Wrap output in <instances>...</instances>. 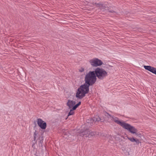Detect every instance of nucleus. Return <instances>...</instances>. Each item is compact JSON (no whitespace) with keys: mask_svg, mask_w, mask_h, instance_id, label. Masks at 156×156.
<instances>
[{"mask_svg":"<svg viewBox=\"0 0 156 156\" xmlns=\"http://www.w3.org/2000/svg\"><path fill=\"white\" fill-rule=\"evenodd\" d=\"M81 101H79L77 104H76L75 105H74L71 108V109H70L69 113L68 116L73 115L74 113V111H73L75 110L76 109V108H77L81 105Z\"/></svg>","mask_w":156,"mask_h":156,"instance_id":"6e6552de","label":"nucleus"},{"mask_svg":"<svg viewBox=\"0 0 156 156\" xmlns=\"http://www.w3.org/2000/svg\"><path fill=\"white\" fill-rule=\"evenodd\" d=\"M134 142H136L138 144H139L140 143L139 140L138 139H135V141Z\"/></svg>","mask_w":156,"mask_h":156,"instance_id":"dca6fc26","label":"nucleus"},{"mask_svg":"<svg viewBox=\"0 0 156 156\" xmlns=\"http://www.w3.org/2000/svg\"><path fill=\"white\" fill-rule=\"evenodd\" d=\"M97 5L98 7H100L101 9H102V7H103L102 5L101 4H97Z\"/></svg>","mask_w":156,"mask_h":156,"instance_id":"2eb2a0df","label":"nucleus"},{"mask_svg":"<svg viewBox=\"0 0 156 156\" xmlns=\"http://www.w3.org/2000/svg\"><path fill=\"white\" fill-rule=\"evenodd\" d=\"M101 120L99 116L96 115L94 117L93 119H91L90 123H93V122H96L97 121H99Z\"/></svg>","mask_w":156,"mask_h":156,"instance_id":"9d476101","label":"nucleus"},{"mask_svg":"<svg viewBox=\"0 0 156 156\" xmlns=\"http://www.w3.org/2000/svg\"><path fill=\"white\" fill-rule=\"evenodd\" d=\"M144 68H154V67H152L150 66H144Z\"/></svg>","mask_w":156,"mask_h":156,"instance_id":"4468645a","label":"nucleus"},{"mask_svg":"<svg viewBox=\"0 0 156 156\" xmlns=\"http://www.w3.org/2000/svg\"><path fill=\"white\" fill-rule=\"evenodd\" d=\"M127 139L132 142H134L135 141V139L134 138L129 137L128 136H126Z\"/></svg>","mask_w":156,"mask_h":156,"instance_id":"f8f14e48","label":"nucleus"},{"mask_svg":"<svg viewBox=\"0 0 156 156\" xmlns=\"http://www.w3.org/2000/svg\"><path fill=\"white\" fill-rule=\"evenodd\" d=\"M94 132H90L89 134L88 137H90V136H94Z\"/></svg>","mask_w":156,"mask_h":156,"instance_id":"ddd939ff","label":"nucleus"},{"mask_svg":"<svg viewBox=\"0 0 156 156\" xmlns=\"http://www.w3.org/2000/svg\"><path fill=\"white\" fill-rule=\"evenodd\" d=\"M76 101L73 100H68L67 103V105L69 108H72L76 104Z\"/></svg>","mask_w":156,"mask_h":156,"instance_id":"1a4fd4ad","label":"nucleus"},{"mask_svg":"<svg viewBox=\"0 0 156 156\" xmlns=\"http://www.w3.org/2000/svg\"><path fill=\"white\" fill-rule=\"evenodd\" d=\"M34 138H35V136H36V134L35 133L34 134Z\"/></svg>","mask_w":156,"mask_h":156,"instance_id":"a211bd4d","label":"nucleus"},{"mask_svg":"<svg viewBox=\"0 0 156 156\" xmlns=\"http://www.w3.org/2000/svg\"><path fill=\"white\" fill-rule=\"evenodd\" d=\"M90 64L94 67L99 66L103 64L102 61L100 59L97 58H94L89 61Z\"/></svg>","mask_w":156,"mask_h":156,"instance_id":"39448f33","label":"nucleus"},{"mask_svg":"<svg viewBox=\"0 0 156 156\" xmlns=\"http://www.w3.org/2000/svg\"><path fill=\"white\" fill-rule=\"evenodd\" d=\"M105 115L107 116H109L111 118V120H112L115 123L121 126L122 127L125 122L124 121L119 120V119L116 117H114L109 115L107 113H105Z\"/></svg>","mask_w":156,"mask_h":156,"instance_id":"423d86ee","label":"nucleus"},{"mask_svg":"<svg viewBox=\"0 0 156 156\" xmlns=\"http://www.w3.org/2000/svg\"><path fill=\"white\" fill-rule=\"evenodd\" d=\"M89 91V87L84 84L82 85L78 89L76 96L79 99H81L85 96L86 94Z\"/></svg>","mask_w":156,"mask_h":156,"instance_id":"f03ea898","label":"nucleus"},{"mask_svg":"<svg viewBox=\"0 0 156 156\" xmlns=\"http://www.w3.org/2000/svg\"><path fill=\"white\" fill-rule=\"evenodd\" d=\"M122 127L129 131L131 133L135 134L136 135H137V130L134 127L129 124L125 122Z\"/></svg>","mask_w":156,"mask_h":156,"instance_id":"20e7f679","label":"nucleus"},{"mask_svg":"<svg viewBox=\"0 0 156 156\" xmlns=\"http://www.w3.org/2000/svg\"><path fill=\"white\" fill-rule=\"evenodd\" d=\"M97 78L94 71L89 72L85 78V82L84 85L89 87L90 86L93 85L96 81Z\"/></svg>","mask_w":156,"mask_h":156,"instance_id":"f257e3e1","label":"nucleus"},{"mask_svg":"<svg viewBox=\"0 0 156 156\" xmlns=\"http://www.w3.org/2000/svg\"><path fill=\"white\" fill-rule=\"evenodd\" d=\"M37 123L38 126L42 129H45L47 126L46 123L41 119H39L37 120Z\"/></svg>","mask_w":156,"mask_h":156,"instance_id":"0eeeda50","label":"nucleus"},{"mask_svg":"<svg viewBox=\"0 0 156 156\" xmlns=\"http://www.w3.org/2000/svg\"><path fill=\"white\" fill-rule=\"evenodd\" d=\"M83 69H81L80 70V72H82L84 71Z\"/></svg>","mask_w":156,"mask_h":156,"instance_id":"f3484780","label":"nucleus"},{"mask_svg":"<svg viewBox=\"0 0 156 156\" xmlns=\"http://www.w3.org/2000/svg\"><path fill=\"white\" fill-rule=\"evenodd\" d=\"M95 72L96 77L100 80H103L107 76V72L103 69H96Z\"/></svg>","mask_w":156,"mask_h":156,"instance_id":"7ed1b4c3","label":"nucleus"},{"mask_svg":"<svg viewBox=\"0 0 156 156\" xmlns=\"http://www.w3.org/2000/svg\"><path fill=\"white\" fill-rule=\"evenodd\" d=\"M149 71L156 75V69H146Z\"/></svg>","mask_w":156,"mask_h":156,"instance_id":"9b49d317","label":"nucleus"}]
</instances>
